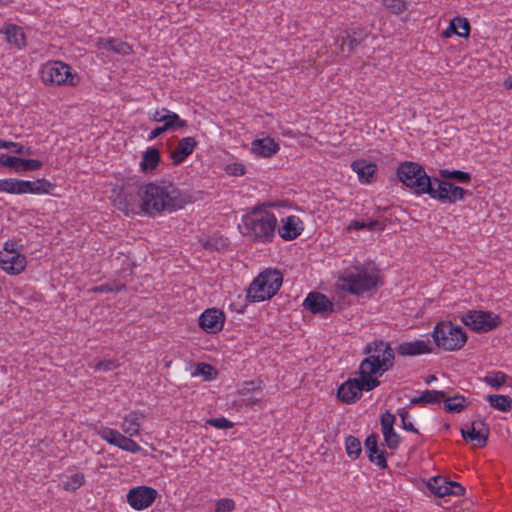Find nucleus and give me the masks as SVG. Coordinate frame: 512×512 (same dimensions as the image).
<instances>
[{
    "mask_svg": "<svg viewBox=\"0 0 512 512\" xmlns=\"http://www.w3.org/2000/svg\"><path fill=\"white\" fill-rule=\"evenodd\" d=\"M439 175L445 179H455L461 183H468L471 179L470 174L460 170L441 169Z\"/></svg>",
    "mask_w": 512,
    "mask_h": 512,
    "instance_id": "nucleus-44",
    "label": "nucleus"
},
{
    "mask_svg": "<svg viewBox=\"0 0 512 512\" xmlns=\"http://www.w3.org/2000/svg\"><path fill=\"white\" fill-rule=\"evenodd\" d=\"M113 205L126 216L140 214V184L131 177L112 190Z\"/></svg>",
    "mask_w": 512,
    "mask_h": 512,
    "instance_id": "nucleus-4",
    "label": "nucleus"
},
{
    "mask_svg": "<svg viewBox=\"0 0 512 512\" xmlns=\"http://www.w3.org/2000/svg\"><path fill=\"white\" fill-rule=\"evenodd\" d=\"M156 489L148 486H138L132 488L127 494V502L136 510H143L149 507L157 498Z\"/></svg>",
    "mask_w": 512,
    "mask_h": 512,
    "instance_id": "nucleus-16",
    "label": "nucleus"
},
{
    "mask_svg": "<svg viewBox=\"0 0 512 512\" xmlns=\"http://www.w3.org/2000/svg\"><path fill=\"white\" fill-rule=\"evenodd\" d=\"M261 399L260 398H253V397H250V398H247L246 399V402L247 404L249 405H254V404H257Z\"/></svg>",
    "mask_w": 512,
    "mask_h": 512,
    "instance_id": "nucleus-60",
    "label": "nucleus"
},
{
    "mask_svg": "<svg viewBox=\"0 0 512 512\" xmlns=\"http://www.w3.org/2000/svg\"><path fill=\"white\" fill-rule=\"evenodd\" d=\"M278 142L265 133L255 137L250 144V152L258 158H270L279 151Z\"/></svg>",
    "mask_w": 512,
    "mask_h": 512,
    "instance_id": "nucleus-19",
    "label": "nucleus"
},
{
    "mask_svg": "<svg viewBox=\"0 0 512 512\" xmlns=\"http://www.w3.org/2000/svg\"><path fill=\"white\" fill-rule=\"evenodd\" d=\"M126 289V285L119 280H111L107 283L95 286L90 289L93 293L120 292Z\"/></svg>",
    "mask_w": 512,
    "mask_h": 512,
    "instance_id": "nucleus-40",
    "label": "nucleus"
},
{
    "mask_svg": "<svg viewBox=\"0 0 512 512\" xmlns=\"http://www.w3.org/2000/svg\"><path fill=\"white\" fill-rule=\"evenodd\" d=\"M282 222V226L278 229V232L280 237L284 240H293L303 231V224L298 216H288Z\"/></svg>",
    "mask_w": 512,
    "mask_h": 512,
    "instance_id": "nucleus-27",
    "label": "nucleus"
},
{
    "mask_svg": "<svg viewBox=\"0 0 512 512\" xmlns=\"http://www.w3.org/2000/svg\"><path fill=\"white\" fill-rule=\"evenodd\" d=\"M449 30L459 37L466 38L470 34V24L466 18L455 17L450 22Z\"/></svg>",
    "mask_w": 512,
    "mask_h": 512,
    "instance_id": "nucleus-36",
    "label": "nucleus"
},
{
    "mask_svg": "<svg viewBox=\"0 0 512 512\" xmlns=\"http://www.w3.org/2000/svg\"><path fill=\"white\" fill-rule=\"evenodd\" d=\"M206 423L218 429H229L233 427V423L225 417L210 418L206 420Z\"/></svg>",
    "mask_w": 512,
    "mask_h": 512,
    "instance_id": "nucleus-51",
    "label": "nucleus"
},
{
    "mask_svg": "<svg viewBox=\"0 0 512 512\" xmlns=\"http://www.w3.org/2000/svg\"><path fill=\"white\" fill-rule=\"evenodd\" d=\"M367 357L362 360L359 366V374L368 377L367 388L379 386L381 377L394 362V352L390 345L384 341H374L366 347Z\"/></svg>",
    "mask_w": 512,
    "mask_h": 512,
    "instance_id": "nucleus-2",
    "label": "nucleus"
},
{
    "mask_svg": "<svg viewBox=\"0 0 512 512\" xmlns=\"http://www.w3.org/2000/svg\"><path fill=\"white\" fill-rule=\"evenodd\" d=\"M505 84L508 88H512V78L507 79Z\"/></svg>",
    "mask_w": 512,
    "mask_h": 512,
    "instance_id": "nucleus-61",
    "label": "nucleus"
},
{
    "mask_svg": "<svg viewBox=\"0 0 512 512\" xmlns=\"http://www.w3.org/2000/svg\"><path fill=\"white\" fill-rule=\"evenodd\" d=\"M262 387L263 382L261 380L246 381L241 385L239 393L243 396H246L251 392L261 391Z\"/></svg>",
    "mask_w": 512,
    "mask_h": 512,
    "instance_id": "nucleus-47",
    "label": "nucleus"
},
{
    "mask_svg": "<svg viewBox=\"0 0 512 512\" xmlns=\"http://www.w3.org/2000/svg\"><path fill=\"white\" fill-rule=\"evenodd\" d=\"M444 409L449 413H459L469 405V401L462 395L444 398Z\"/></svg>",
    "mask_w": 512,
    "mask_h": 512,
    "instance_id": "nucleus-34",
    "label": "nucleus"
},
{
    "mask_svg": "<svg viewBox=\"0 0 512 512\" xmlns=\"http://www.w3.org/2000/svg\"><path fill=\"white\" fill-rule=\"evenodd\" d=\"M357 374L358 377L349 378L338 388L337 396L339 400L345 404L355 403L361 398L363 391H371L374 389L366 387L365 381L368 379L367 376L359 374V372Z\"/></svg>",
    "mask_w": 512,
    "mask_h": 512,
    "instance_id": "nucleus-11",
    "label": "nucleus"
},
{
    "mask_svg": "<svg viewBox=\"0 0 512 512\" xmlns=\"http://www.w3.org/2000/svg\"><path fill=\"white\" fill-rule=\"evenodd\" d=\"M460 319L464 325L476 332H488L500 324L499 316L490 311L469 310Z\"/></svg>",
    "mask_w": 512,
    "mask_h": 512,
    "instance_id": "nucleus-9",
    "label": "nucleus"
},
{
    "mask_svg": "<svg viewBox=\"0 0 512 512\" xmlns=\"http://www.w3.org/2000/svg\"><path fill=\"white\" fill-rule=\"evenodd\" d=\"M3 33L5 34L7 42L14 44L18 48L26 46L25 34L21 27L14 24H8L5 25Z\"/></svg>",
    "mask_w": 512,
    "mask_h": 512,
    "instance_id": "nucleus-32",
    "label": "nucleus"
},
{
    "mask_svg": "<svg viewBox=\"0 0 512 512\" xmlns=\"http://www.w3.org/2000/svg\"><path fill=\"white\" fill-rule=\"evenodd\" d=\"M446 393L439 390H426L418 398L413 399L414 403H440L444 401Z\"/></svg>",
    "mask_w": 512,
    "mask_h": 512,
    "instance_id": "nucleus-39",
    "label": "nucleus"
},
{
    "mask_svg": "<svg viewBox=\"0 0 512 512\" xmlns=\"http://www.w3.org/2000/svg\"><path fill=\"white\" fill-rule=\"evenodd\" d=\"M16 149H15V153L17 154H24V155H31L32 154V150L30 148H25L23 145H19L17 143V146H14Z\"/></svg>",
    "mask_w": 512,
    "mask_h": 512,
    "instance_id": "nucleus-57",
    "label": "nucleus"
},
{
    "mask_svg": "<svg viewBox=\"0 0 512 512\" xmlns=\"http://www.w3.org/2000/svg\"><path fill=\"white\" fill-rule=\"evenodd\" d=\"M159 136H160V126H157V127H155V128L151 131V133H150V135H149V138H150V139H153V138H157V137H159Z\"/></svg>",
    "mask_w": 512,
    "mask_h": 512,
    "instance_id": "nucleus-59",
    "label": "nucleus"
},
{
    "mask_svg": "<svg viewBox=\"0 0 512 512\" xmlns=\"http://www.w3.org/2000/svg\"><path fill=\"white\" fill-rule=\"evenodd\" d=\"M427 486L429 490L438 497L448 495L460 496L464 494V487L458 482L449 481L444 477L435 476L428 480Z\"/></svg>",
    "mask_w": 512,
    "mask_h": 512,
    "instance_id": "nucleus-18",
    "label": "nucleus"
},
{
    "mask_svg": "<svg viewBox=\"0 0 512 512\" xmlns=\"http://www.w3.org/2000/svg\"><path fill=\"white\" fill-rule=\"evenodd\" d=\"M197 143L193 137H185L182 138L177 147L170 153V159L173 165L177 166L185 161V159L190 156Z\"/></svg>",
    "mask_w": 512,
    "mask_h": 512,
    "instance_id": "nucleus-26",
    "label": "nucleus"
},
{
    "mask_svg": "<svg viewBox=\"0 0 512 512\" xmlns=\"http://www.w3.org/2000/svg\"><path fill=\"white\" fill-rule=\"evenodd\" d=\"M400 417H401V421H402V427L405 430L413 432V433H417L418 432V430L414 427L412 421L409 420L410 416L408 415L407 412L402 411L400 413Z\"/></svg>",
    "mask_w": 512,
    "mask_h": 512,
    "instance_id": "nucleus-55",
    "label": "nucleus"
},
{
    "mask_svg": "<svg viewBox=\"0 0 512 512\" xmlns=\"http://www.w3.org/2000/svg\"><path fill=\"white\" fill-rule=\"evenodd\" d=\"M115 446L132 453L138 452L141 449L140 446L134 440L122 434H120V436L118 437Z\"/></svg>",
    "mask_w": 512,
    "mask_h": 512,
    "instance_id": "nucleus-45",
    "label": "nucleus"
},
{
    "mask_svg": "<svg viewBox=\"0 0 512 512\" xmlns=\"http://www.w3.org/2000/svg\"><path fill=\"white\" fill-rule=\"evenodd\" d=\"M366 36L367 35L364 34L362 31H353L352 34H347L345 37L342 38L340 44L341 53L348 56L355 50L356 47L362 44Z\"/></svg>",
    "mask_w": 512,
    "mask_h": 512,
    "instance_id": "nucleus-30",
    "label": "nucleus"
},
{
    "mask_svg": "<svg viewBox=\"0 0 512 512\" xmlns=\"http://www.w3.org/2000/svg\"><path fill=\"white\" fill-rule=\"evenodd\" d=\"M235 509V502L230 498H222L216 502L215 512H231Z\"/></svg>",
    "mask_w": 512,
    "mask_h": 512,
    "instance_id": "nucleus-49",
    "label": "nucleus"
},
{
    "mask_svg": "<svg viewBox=\"0 0 512 512\" xmlns=\"http://www.w3.org/2000/svg\"><path fill=\"white\" fill-rule=\"evenodd\" d=\"M41 78L45 84L76 86L80 81L77 73L71 72V67L62 61H49L41 69Z\"/></svg>",
    "mask_w": 512,
    "mask_h": 512,
    "instance_id": "nucleus-8",
    "label": "nucleus"
},
{
    "mask_svg": "<svg viewBox=\"0 0 512 512\" xmlns=\"http://www.w3.org/2000/svg\"><path fill=\"white\" fill-rule=\"evenodd\" d=\"M352 170L357 174L358 180L362 184H371L375 180L377 165L375 162L365 159H357L351 164Z\"/></svg>",
    "mask_w": 512,
    "mask_h": 512,
    "instance_id": "nucleus-24",
    "label": "nucleus"
},
{
    "mask_svg": "<svg viewBox=\"0 0 512 512\" xmlns=\"http://www.w3.org/2000/svg\"><path fill=\"white\" fill-rule=\"evenodd\" d=\"M379 437L376 434L369 435L364 443L369 460L384 469L387 467L384 449L379 445Z\"/></svg>",
    "mask_w": 512,
    "mask_h": 512,
    "instance_id": "nucleus-23",
    "label": "nucleus"
},
{
    "mask_svg": "<svg viewBox=\"0 0 512 512\" xmlns=\"http://www.w3.org/2000/svg\"><path fill=\"white\" fill-rule=\"evenodd\" d=\"M380 285V274L372 266L352 265L341 271L335 286L353 295H362Z\"/></svg>",
    "mask_w": 512,
    "mask_h": 512,
    "instance_id": "nucleus-3",
    "label": "nucleus"
},
{
    "mask_svg": "<svg viewBox=\"0 0 512 512\" xmlns=\"http://www.w3.org/2000/svg\"><path fill=\"white\" fill-rule=\"evenodd\" d=\"M217 375L215 368L207 363H198L191 371V376L202 377L205 381L213 380Z\"/></svg>",
    "mask_w": 512,
    "mask_h": 512,
    "instance_id": "nucleus-37",
    "label": "nucleus"
},
{
    "mask_svg": "<svg viewBox=\"0 0 512 512\" xmlns=\"http://www.w3.org/2000/svg\"><path fill=\"white\" fill-rule=\"evenodd\" d=\"M345 447L348 456L351 459H357L361 453V443L359 439L354 436H348L345 439Z\"/></svg>",
    "mask_w": 512,
    "mask_h": 512,
    "instance_id": "nucleus-43",
    "label": "nucleus"
},
{
    "mask_svg": "<svg viewBox=\"0 0 512 512\" xmlns=\"http://www.w3.org/2000/svg\"><path fill=\"white\" fill-rule=\"evenodd\" d=\"M84 482V475L82 473H76L63 483V489L66 491H76L84 484Z\"/></svg>",
    "mask_w": 512,
    "mask_h": 512,
    "instance_id": "nucleus-46",
    "label": "nucleus"
},
{
    "mask_svg": "<svg viewBox=\"0 0 512 512\" xmlns=\"http://www.w3.org/2000/svg\"><path fill=\"white\" fill-rule=\"evenodd\" d=\"M13 146H17V143L0 139V149H2V148L9 149Z\"/></svg>",
    "mask_w": 512,
    "mask_h": 512,
    "instance_id": "nucleus-58",
    "label": "nucleus"
},
{
    "mask_svg": "<svg viewBox=\"0 0 512 512\" xmlns=\"http://www.w3.org/2000/svg\"><path fill=\"white\" fill-rule=\"evenodd\" d=\"M28 180H19L16 178L0 179V192L8 194H27L29 188Z\"/></svg>",
    "mask_w": 512,
    "mask_h": 512,
    "instance_id": "nucleus-29",
    "label": "nucleus"
},
{
    "mask_svg": "<svg viewBox=\"0 0 512 512\" xmlns=\"http://www.w3.org/2000/svg\"><path fill=\"white\" fill-rule=\"evenodd\" d=\"M386 8L395 14H400L406 9V2L404 0H383Z\"/></svg>",
    "mask_w": 512,
    "mask_h": 512,
    "instance_id": "nucleus-48",
    "label": "nucleus"
},
{
    "mask_svg": "<svg viewBox=\"0 0 512 512\" xmlns=\"http://www.w3.org/2000/svg\"><path fill=\"white\" fill-rule=\"evenodd\" d=\"M486 400L493 408L501 412H509L512 409V399L508 395H488Z\"/></svg>",
    "mask_w": 512,
    "mask_h": 512,
    "instance_id": "nucleus-35",
    "label": "nucleus"
},
{
    "mask_svg": "<svg viewBox=\"0 0 512 512\" xmlns=\"http://www.w3.org/2000/svg\"><path fill=\"white\" fill-rule=\"evenodd\" d=\"M376 223H377L376 221L366 222V221L354 220L347 226V230L348 231L360 230V229L372 230L376 226Z\"/></svg>",
    "mask_w": 512,
    "mask_h": 512,
    "instance_id": "nucleus-52",
    "label": "nucleus"
},
{
    "mask_svg": "<svg viewBox=\"0 0 512 512\" xmlns=\"http://www.w3.org/2000/svg\"><path fill=\"white\" fill-rule=\"evenodd\" d=\"M119 367V364L114 359L102 360L95 365V370L99 371H112Z\"/></svg>",
    "mask_w": 512,
    "mask_h": 512,
    "instance_id": "nucleus-53",
    "label": "nucleus"
},
{
    "mask_svg": "<svg viewBox=\"0 0 512 512\" xmlns=\"http://www.w3.org/2000/svg\"><path fill=\"white\" fill-rule=\"evenodd\" d=\"M398 179L409 187L417 195H423L429 191L431 177L427 175L424 168L415 162L405 161L399 164L396 171Z\"/></svg>",
    "mask_w": 512,
    "mask_h": 512,
    "instance_id": "nucleus-7",
    "label": "nucleus"
},
{
    "mask_svg": "<svg viewBox=\"0 0 512 512\" xmlns=\"http://www.w3.org/2000/svg\"><path fill=\"white\" fill-rule=\"evenodd\" d=\"M16 242L14 241H7L5 244H4V253H18L16 251Z\"/></svg>",
    "mask_w": 512,
    "mask_h": 512,
    "instance_id": "nucleus-56",
    "label": "nucleus"
},
{
    "mask_svg": "<svg viewBox=\"0 0 512 512\" xmlns=\"http://www.w3.org/2000/svg\"><path fill=\"white\" fill-rule=\"evenodd\" d=\"M154 119H155V121H160V119H158V118L156 117V115L154 116Z\"/></svg>",
    "mask_w": 512,
    "mask_h": 512,
    "instance_id": "nucleus-62",
    "label": "nucleus"
},
{
    "mask_svg": "<svg viewBox=\"0 0 512 512\" xmlns=\"http://www.w3.org/2000/svg\"><path fill=\"white\" fill-rule=\"evenodd\" d=\"M424 194H428L432 199H436L444 203H455L464 198L465 191L463 188L455 186L450 182L431 178L429 191L424 192Z\"/></svg>",
    "mask_w": 512,
    "mask_h": 512,
    "instance_id": "nucleus-10",
    "label": "nucleus"
},
{
    "mask_svg": "<svg viewBox=\"0 0 512 512\" xmlns=\"http://www.w3.org/2000/svg\"><path fill=\"white\" fill-rule=\"evenodd\" d=\"M160 163V151L157 148H148L142 156L140 168L143 173H150L157 168Z\"/></svg>",
    "mask_w": 512,
    "mask_h": 512,
    "instance_id": "nucleus-31",
    "label": "nucleus"
},
{
    "mask_svg": "<svg viewBox=\"0 0 512 512\" xmlns=\"http://www.w3.org/2000/svg\"><path fill=\"white\" fill-rule=\"evenodd\" d=\"M434 350L435 345L428 335H424L419 339L403 342L398 346V353L402 356L431 354Z\"/></svg>",
    "mask_w": 512,
    "mask_h": 512,
    "instance_id": "nucleus-17",
    "label": "nucleus"
},
{
    "mask_svg": "<svg viewBox=\"0 0 512 512\" xmlns=\"http://www.w3.org/2000/svg\"><path fill=\"white\" fill-rule=\"evenodd\" d=\"M435 348L447 352L460 350L467 342L465 331L451 321H442L435 325L431 333Z\"/></svg>",
    "mask_w": 512,
    "mask_h": 512,
    "instance_id": "nucleus-5",
    "label": "nucleus"
},
{
    "mask_svg": "<svg viewBox=\"0 0 512 512\" xmlns=\"http://www.w3.org/2000/svg\"><path fill=\"white\" fill-rule=\"evenodd\" d=\"M507 380V375L501 371L488 372L484 377V382L492 388L502 387Z\"/></svg>",
    "mask_w": 512,
    "mask_h": 512,
    "instance_id": "nucleus-42",
    "label": "nucleus"
},
{
    "mask_svg": "<svg viewBox=\"0 0 512 512\" xmlns=\"http://www.w3.org/2000/svg\"><path fill=\"white\" fill-rule=\"evenodd\" d=\"M121 427L123 431L130 436L138 434L140 428L138 415L136 413L129 414L125 417Z\"/></svg>",
    "mask_w": 512,
    "mask_h": 512,
    "instance_id": "nucleus-41",
    "label": "nucleus"
},
{
    "mask_svg": "<svg viewBox=\"0 0 512 512\" xmlns=\"http://www.w3.org/2000/svg\"><path fill=\"white\" fill-rule=\"evenodd\" d=\"M98 49L113 51L119 55H129L132 53V47L120 39L115 38H99L96 42Z\"/></svg>",
    "mask_w": 512,
    "mask_h": 512,
    "instance_id": "nucleus-28",
    "label": "nucleus"
},
{
    "mask_svg": "<svg viewBox=\"0 0 512 512\" xmlns=\"http://www.w3.org/2000/svg\"><path fill=\"white\" fill-rule=\"evenodd\" d=\"M185 121L169 110L162 109V133L165 131H177L185 127Z\"/></svg>",
    "mask_w": 512,
    "mask_h": 512,
    "instance_id": "nucleus-33",
    "label": "nucleus"
},
{
    "mask_svg": "<svg viewBox=\"0 0 512 512\" xmlns=\"http://www.w3.org/2000/svg\"><path fill=\"white\" fill-rule=\"evenodd\" d=\"M306 310L313 314L327 316L333 311L332 301L320 292H310L303 301Z\"/></svg>",
    "mask_w": 512,
    "mask_h": 512,
    "instance_id": "nucleus-20",
    "label": "nucleus"
},
{
    "mask_svg": "<svg viewBox=\"0 0 512 512\" xmlns=\"http://www.w3.org/2000/svg\"><path fill=\"white\" fill-rule=\"evenodd\" d=\"M26 257L20 253H1V268L12 275L21 273L26 267Z\"/></svg>",
    "mask_w": 512,
    "mask_h": 512,
    "instance_id": "nucleus-25",
    "label": "nucleus"
},
{
    "mask_svg": "<svg viewBox=\"0 0 512 512\" xmlns=\"http://www.w3.org/2000/svg\"><path fill=\"white\" fill-rule=\"evenodd\" d=\"M283 282L282 274L275 269H266L252 281L247 291L251 302H262L272 298Z\"/></svg>",
    "mask_w": 512,
    "mask_h": 512,
    "instance_id": "nucleus-6",
    "label": "nucleus"
},
{
    "mask_svg": "<svg viewBox=\"0 0 512 512\" xmlns=\"http://www.w3.org/2000/svg\"><path fill=\"white\" fill-rule=\"evenodd\" d=\"M461 435L472 446L482 448L487 444L489 428L483 420L476 419L461 428Z\"/></svg>",
    "mask_w": 512,
    "mask_h": 512,
    "instance_id": "nucleus-13",
    "label": "nucleus"
},
{
    "mask_svg": "<svg viewBox=\"0 0 512 512\" xmlns=\"http://www.w3.org/2000/svg\"><path fill=\"white\" fill-rule=\"evenodd\" d=\"M245 171V166L240 162H233L225 166V172L230 176H242Z\"/></svg>",
    "mask_w": 512,
    "mask_h": 512,
    "instance_id": "nucleus-50",
    "label": "nucleus"
},
{
    "mask_svg": "<svg viewBox=\"0 0 512 512\" xmlns=\"http://www.w3.org/2000/svg\"><path fill=\"white\" fill-rule=\"evenodd\" d=\"M226 316L218 308H208L204 310L198 319L199 327L207 334H217L222 331Z\"/></svg>",
    "mask_w": 512,
    "mask_h": 512,
    "instance_id": "nucleus-15",
    "label": "nucleus"
},
{
    "mask_svg": "<svg viewBox=\"0 0 512 512\" xmlns=\"http://www.w3.org/2000/svg\"><path fill=\"white\" fill-rule=\"evenodd\" d=\"M0 165L9 167L15 172L34 171L42 167L43 163L36 159H23L15 156L0 155Z\"/></svg>",
    "mask_w": 512,
    "mask_h": 512,
    "instance_id": "nucleus-22",
    "label": "nucleus"
},
{
    "mask_svg": "<svg viewBox=\"0 0 512 512\" xmlns=\"http://www.w3.org/2000/svg\"><path fill=\"white\" fill-rule=\"evenodd\" d=\"M189 202H191V197L182 193L173 184L162 185V212H174Z\"/></svg>",
    "mask_w": 512,
    "mask_h": 512,
    "instance_id": "nucleus-14",
    "label": "nucleus"
},
{
    "mask_svg": "<svg viewBox=\"0 0 512 512\" xmlns=\"http://www.w3.org/2000/svg\"><path fill=\"white\" fill-rule=\"evenodd\" d=\"M278 221L269 206L263 204L252 208L241 218L239 230L243 236L256 243H269L275 236Z\"/></svg>",
    "mask_w": 512,
    "mask_h": 512,
    "instance_id": "nucleus-1",
    "label": "nucleus"
},
{
    "mask_svg": "<svg viewBox=\"0 0 512 512\" xmlns=\"http://www.w3.org/2000/svg\"><path fill=\"white\" fill-rule=\"evenodd\" d=\"M29 185L30 187L27 188V191L30 194H48L54 188V185L44 178L29 181Z\"/></svg>",
    "mask_w": 512,
    "mask_h": 512,
    "instance_id": "nucleus-38",
    "label": "nucleus"
},
{
    "mask_svg": "<svg viewBox=\"0 0 512 512\" xmlns=\"http://www.w3.org/2000/svg\"><path fill=\"white\" fill-rule=\"evenodd\" d=\"M395 416L390 412L381 415V431L386 446L391 450L398 449L401 443L400 435L394 430Z\"/></svg>",
    "mask_w": 512,
    "mask_h": 512,
    "instance_id": "nucleus-21",
    "label": "nucleus"
},
{
    "mask_svg": "<svg viewBox=\"0 0 512 512\" xmlns=\"http://www.w3.org/2000/svg\"><path fill=\"white\" fill-rule=\"evenodd\" d=\"M140 213L151 216L160 213V185L157 182L140 184Z\"/></svg>",
    "mask_w": 512,
    "mask_h": 512,
    "instance_id": "nucleus-12",
    "label": "nucleus"
},
{
    "mask_svg": "<svg viewBox=\"0 0 512 512\" xmlns=\"http://www.w3.org/2000/svg\"><path fill=\"white\" fill-rule=\"evenodd\" d=\"M120 432H118L117 430H114V429H110V428H104L102 431H101V437L106 440L108 443L112 444V445H115L117 440H118V437L120 436Z\"/></svg>",
    "mask_w": 512,
    "mask_h": 512,
    "instance_id": "nucleus-54",
    "label": "nucleus"
}]
</instances>
